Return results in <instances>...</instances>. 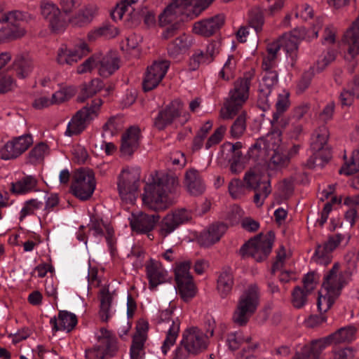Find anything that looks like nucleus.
Returning a JSON list of instances; mask_svg holds the SVG:
<instances>
[{"instance_id": "obj_20", "label": "nucleus", "mask_w": 359, "mask_h": 359, "mask_svg": "<svg viewBox=\"0 0 359 359\" xmlns=\"http://www.w3.org/2000/svg\"><path fill=\"white\" fill-rule=\"evenodd\" d=\"M159 219L160 216L156 213L148 215L140 212L137 215H133L130 224L133 231L138 233H146L154 229Z\"/></svg>"}, {"instance_id": "obj_7", "label": "nucleus", "mask_w": 359, "mask_h": 359, "mask_svg": "<svg viewBox=\"0 0 359 359\" xmlns=\"http://www.w3.org/2000/svg\"><path fill=\"white\" fill-rule=\"evenodd\" d=\"M102 104L101 99H95L90 106L87 104L79 110L69 123L66 134L69 136L80 134L93 117L97 116V111Z\"/></svg>"}, {"instance_id": "obj_48", "label": "nucleus", "mask_w": 359, "mask_h": 359, "mask_svg": "<svg viewBox=\"0 0 359 359\" xmlns=\"http://www.w3.org/2000/svg\"><path fill=\"white\" fill-rule=\"evenodd\" d=\"M76 94V89L74 87H67L55 92L52 95V102L53 104H60L64 102Z\"/></svg>"}, {"instance_id": "obj_5", "label": "nucleus", "mask_w": 359, "mask_h": 359, "mask_svg": "<svg viewBox=\"0 0 359 359\" xmlns=\"http://www.w3.org/2000/svg\"><path fill=\"white\" fill-rule=\"evenodd\" d=\"M72 193L76 198L86 201L90 198L95 189L94 172L89 169L80 168L73 175Z\"/></svg>"}, {"instance_id": "obj_22", "label": "nucleus", "mask_w": 359, "mask_h": 359, "mask_svg": "<svg viewBox=\"0 0 359 359\" xmlns=\"http://www.w3.org/2000/svg\"><path fill=\"white\" fill-rule=\"evenodd\" d=\"M224 146L229 147V151L231 153V156L228 160L230 172L233 175L240 174L245 168L244 156L241 151L243 147L242 143L241 142H237L234 144L226 142Z\"/></svg>"}, {"instance_id": "obj_39", "label": "nucleus", "mask_w": 359, "mask_h": 359, "mask_svg": "<svg viewBox=\"0 0 359 359\" xmlns=\"http://www.w3.org/2000/svg\"><path fill=\"white\" fill-rule=\"evenodd\" d=\"M332 158L331 148L327 146L320 150V152H315L310 156L307 161V165L309 168H313L316 166H324Z\"/></svg>"}, {"instance_id": "obj_51", "label": "nucleus", "mask_w": 359, "mask_h": 359, "mask_svg": "<svg viewBox=\"0 0 359 359\" xmlns=\"http://www.w3.org/2000/svg\"><path fill=\"white\" fill-rule=\"evenodd\" d=\"M0 32L7 39H17L25 34V29L19 24L8 23L7 27L2 28Z\"/></svg>"}, {"instance_id": "obj_59", "label": "nucleus", "mask_w": 359, "mask_h": 359, "mask_svg": "<svg viewBox=\"0 0 359 359\" xmlns=\"http://www.w3.org/2000/svg\"><path fill=\"white\" fill-rule=\"evenodd\" d=\"M162 79H158L155 74L151 72H146L145 77L142 82V88L144 92H148L155 88Z\"/></svg>"}, {"instance_id": "obj_61", "label": "nucleus", "mask_w": 359, "mask_h": 359, "mask_svg": "<svg viewBox=\"0 0 359 359\" xmlns=\"http://www.w3.org/2000/svg\"><path fill=\"white\" fill-rule=\"evenodd\" d=\"M316 272L311 271L304 276L302 279L303 288L306 290L307 292H311L316 288L318 280V277L316 278Z\"/></svg>"}, {"instance_id": "obj_9", "label": "nucleus", "mask_w": 359, "mask_h": 359, "mask_svg": "<svg viewBox=\"0 0 359 359\" xmlns=\"http://www.w3.org/2000/svg\"><path fill=\"white\" fill-rule=\"evenodd\" d=\"M191 262L187 261L181 263L175 269V279L177 290L184 302L189 301L196 294V287L189 272Z\"/></svg>"}, {"instance_id": "obj_56", "label": "nucleus", "mask_w": 359, "mask_h": 359, "mask_svg": "<svg viewBox=\"0 0 359 359\" xmlns=\"http://www.w3.org/2000/svg\"><path fill=\"white\" fill-rule=\"evenodd\" d=\"M48 149L46 144L43 142L39 143L29 153V160L31 163H36L39 160L43 158L45 151Z\"/></svg>"}, {"instance_id": "obj_28", "label": "nucleus", "mask_w": 359, "mask_h": 359, "mask_svg": "<svg viewBox=\"0 0 359 359\" xmlns=\"http://www.w3.org/2000/svg\"><path fill=\"white\" fill-rule=\"evenodd\" d=\"M96 12V6L91 4L86 5L79 9L76 13L69 19V22L74 27H86L92 22Z\"/></svg>"}, {"instance_id": "obj_16", "label": "nucleus", "mask_w": 359, "mask_h": 359, "mask_svg": "<svg viewBox=\"0 0 359 359\" xmlns=\"http://www.w3.org/2000/svg\"><path fill=\"white\" fill-rule=\"evenodd\" d=\"M190 218L189 214L185 209L178 210L171 214H168L161 222V235L165 237L180 225L188 222Z\"/></svg>"}, {"instance_id": "obj_4", "label": "nucleus", "mask_w": 359, "mask_h": 359, "mask_svg": "<svg viewBox=\"0 0 359 359\" xmlns=\"http://www.w3.org/2000/svg\"><path fill=\"white\" fill-rule=\"evenodd\" d=\"M250 80L251 75L245 74L243 78L234 82V88L229 92V97L224 103L226 111L221 110L224 119L232 118L248 98Z\"/></svg>"}, {"instance_id": "obj_2", "label": "nucleus", "mask_w": 359, "mask_h": 359, "mask_svg": "<svg viewBox=\"0 0 359 359\" xmlns=\"http://www.w3.org/2000/svg\"><path fill=\"white\" fill-rule=\"evenodd\" d=\"M259 303V288L250 285L241 295L232 320L238 326H245L255 313Z\"/></svg>"}, {"instance_id": "obj_19", "label": "nucleus", "mask_w": 359, "mask_h": 359, "mask_svg": "<svg viewBox=\"0 0 359 359\" xmlns=\"http://www.w3.org/2000/svg\"><path fill=\"white\" fill-rule=\"evenodd\" d=\"M343 238L344 236L340 233L329 236L327 241L325 242L323 246L320 245L317 246L312 259L320 264L324 262L325 265L330 263V259L328 254L337 248Z\"/></svg>"}, {"instance_id": "obj_60", "label": "nucleus", "mask_w": 359, "mask_h": 359, "mask_svg": "<svg viewBox=\"0 0 359 359\" xmlns=\"http://www.w3.org/2000/svg\"><path fill=\"white\" fill-rule=\"evenodd\" d=\"M226 130V128L224 126H221L217 128L206 142L205 148L208 149L212 145L219 144L222 140Z\"/></svg>"}, {"instance_id": "obj_21", "label": "nucleus", "mask_w": 359, "mask_h": 359, "mask_svg": "<svg viewBox=\"0 0 359 359\" xmlns=\"http://www.w3.org/2000/svg\"><path fill=\"white\" fill-rule=\"evenodd\" d=\"M339 264L335 263L328 273L325 276L323 286L327 293L333 294L335 297H338L342 287L346 285V280L342 276H338Z\"/></svg>"}, {"instance_id": "obj_15", "label": "nucleus", "mask_w": 359, "mask_h": 359, "mask_svg": "<svg viewBox=\"0 0 359 359\" xmlns=\"http://www.w3.org/2000/svg\"><path fill=\"white\" fill-rule=\"evenodd\" d=\"M90 48L85 41H81L76 45L75 48L68 49L61 48L57 53V60L59 64H67L69 65H73L83 56H86L90 53Z\"/></svg>"}, {"instance_id": "obj_43", "label": "nucleus", "mask_w": 359, "mask_h": 359, "mask_svg": "<svg viewBox=\"0 0 359 359\" xmlns=\"http://www.w3.org/2000/svg\"><path fill=\"white\" fill-rule=\"evenodd\" d=\"M180 331V322L177 320V322L172 320V325L168 331L166 338L161 347L162 352L165 355L171 346H172L178 336Z\"/></svg>"}, {"instance_id": "obj_8", "label": "nucleus", "mask_w": 359, "mask_h": 359, "mask_svg": "<svg viewBox=\"0 0 359 359\" xmlns=\"http://www.w3.org/2000/svg\"><path fill=\"white\" fill-rule=\"evenodd\" d=\"M262 67L265 74L263 76L262 82L259 84L257 106L263 111H266L270 107L269 96L271 94L272 87L278 82V73L272 70L273 65L265 60L262 62Z\"/></svg>"}, {"instance_id": "obj_37", "label": "nucleus", "mask_w": 359, "mask_h": 359, "mask_svg": "<svg viewBox=\"0 0 359 359\" xmlns=\"http://www.w3.org/2000/svg\"><path fill=\"white\" fill-rule=\"evenodd\" d=\"M37 180L31 175L22 177L16 182L11 183V191L15 194H23L35 188Z\"/></svg>"}, {"instance_id": "obj_41", "label": "nucleus", "mask_w": 359, "mask_h": 359, "mask_svg": "<svg viewBox=\"0 0 359 359\" xmlns=\"http://www.w3.org/2000/svg\"><path fill=\"white\" fill-rule=\"evenodd\" d=\"M233 285V278L229 271L222 272L217 280V289L222 298L226 297L231 291Z\"/></svg>"}, {"instance_id": "obj_10", "label": "nucleus", "mask_w": 359, "mask_h": 359, "mask_svg": "<svg viewBox=\"0 0 359 359\" xmlns=\"http://www.w3.org/2000/svg\"><path fill=\"white\" fill-rule=\"evenodd\" d=\"M181 345L188 353L196 355L207 348V339L196 327L187 329L183 334Z\"/></svg>"}, {"instance_id": "obj_45", "label": "nucleus", "mask_w": 359, "mask_h": 359, "mask_svg": "<svg viewBox=\"0 0 359 359\" xmlns=\"http://www.w3.org/2000/svg\"><path fill=\"white\" fill-rule=\"evenodd\" d=\"M170 67L168 60L154 62L150 67H147V72L155 74L158 79H163Z\"/></svg>"}, {"instance_id": "obj_52", "label": "nucleus", "mask_w": 359, "mask_h": 359, "mask_svg": "<svg viewBox=\"0 0 359 359\" xmlns=\"http://www.w3.org/2000/svg\"><path fill=\"white\" fill-rule=\"evenodd\" d=\"M297 31V30L296 29H294L293 36L292 37H290L289 39L283 38L282 39H280L282 46L284 47L285 50H286V52L287 53H292L294 51L297 50L298 48L297 41L296 39V37H297V36L295 34ZM302 33L299 34L298 37H304V36L305 34V29L302 28Z\"/></svg>"}, {"instance_id": "obj_40", "label": "nucleus", "mask_w": 359, "mask_h": 359, "mask_svg": "<svg viewBox=\"0 0 359 359\" xmlns=\"http://www.w3.org/2000/svg\"><path fill=\"white\" fill-rule=\"evenodd\" d=\"M329 131L325 126L320 127L315 132V138L311 143V149L313 153L320 152V150L327 147Z\"/></svg>"}, {"instance_id": "obj_47", "label": "nucleus", "mask_w": 359, "mask_h": 359, "mask_svg": "<svg viewBox=\"0 0 359 359\" xmlns=\"http://www.w3.org/2000/svg\"><path fill=\"white\" fill-rule=\"evenodd\" d=\"M289 95V93H286L285 95H279L278 101L276 104V111L273 114V119L271 121L272 124L277 123L280 115L285 111L288 108L290 104L288 100Z\"/></svg>"}, {"instance_id": "obj_36", "label": "nucleus", "mask_w": 359, "mask_h": 359, "mask_svg": "<svg viewBox=\"0 0 359 359\" xmlns=\"http://www.w3.org/2000/svg\"><path fill=\"white\" fill-rule=\"evenodd\" d=\"M104 87L103 81L99 79L91 80L88 83H83L77 101L84 102L88 98L93 97L97 92L100 91Z\"/></svg>"}, {"instance_id": "obj_12", "label": "nucleus", "mask_w": 359, "mask_h": 359, "mask_svg": "<svg viewBox=\"0 0 359 359\" xmlns=\"http://www.w3.org/2000/svg\"><path fill=\"white\" fill-rule=\"evenodd\" d=\"M40 8L41 15L48 22L53 32H58L65 29L66 22L62 17L60 8L55 4L43 1Z\"/></svg>"}, {"instance_id": "obj_17", "label": "nucleus", "mask_w": 359, "mask_h": 359, "mask_svg": "<svg viewBox=\"0 0 359 359\" xmlns=\"http://www.w3.org/2000/svg\"><path fill=\"white\" fill-rule=\"evenodd\" d=\"M140 130L138 127L130 126L122 135L120 151L122 156H132L140 146Z\"/></svg>"}, {"instance_id": "obj_50", "label": "nucleus", "mask_w": 359, "mask_h": 359, "mask_svg": "<svg viewBox=\"0 0 359 359\" xmlns=\"http://www.w3.org/2000/svg\"><path fill=\"white\" fill-rule=\"evenodd\" d=\"M245 115L244 113L240 114L231 127V135L234 138L241 137L246 128Z\"/></svg>"}, {"instance_id": "obj_63", "label": "nucleus", "mask_w": 359, "mask_h": 359, "mask_svg": "<svg viewBox=\"0 0 359 359\" xmlns=\"http://www.w3.org/2000/svg\"><path fill=\"white\" fill-rule=\"evenodd\" d=\"M148 330L149 323L147 321H139L136 326V332L134 334L133 339H137L139 341L142 339V341H145L147 338V332Z\"/></svg>"}, {"instance_id": "obj_25", "label": "nucleus", "mask_w": 359, "mask_h": 359, "mask_svg": "<svg viewBox=\"0 0 359 359\" xmlns=\"http://www.w3.org/2000/svg\"><path fill=\"white\" fill-rule=\"evenodd\" d=\"M342 41L348 46V55L351 59L359 54V15L344 34Z\"/></svg>"}, {"instance_id": "obj_53", "label": "nucleus", "mask_w": 359, "mask_h": 359, "mask_svg": "<svg viewBox=\"0 0 359 359\" xmlns=\"http://www.w3.org/2000/svg\"><path fill=\"white\" fill-rule=\"evenodd\" d=\"M290 161V157L280 149L273 150L271 157V163L276 168L286 167Z\"/></svg>"}, {"instance_id": "obj_27", "label": "nucleus", "mask_w": 359, "mask_h": 359, "mask_svg": "<svg viewBox=\"0 0 359 359\" xmlns=\"http://www.w3.org/2000/svg\"><path fill=\"white\" fill-rule=\"evenodd\" d=\"M161 267V262L152 259L145 265L147 278L149 280V288L151 290L165 280V273Z\"/></svg>"}, {"instance_id": "obj_18", "label": "nucleus", "mask_w": 359, "mask_h": 359, "mask_svg": "<svg viewBox=\"0 0 359 359\" xmlns=\"http://www.w3.org/2000/svg\"><path fill=\"white\" fill-rule=\"evenodd\" d=\"M98 340L104 345L94 346L86 351V359H104L106 357H112L116 351V340L108 337H99Z\"/></svg>"}, {"instance_id": "obj_54", "label": "nucleus", "mask_w": 359, "mask_h": 359, "mask_svg": "<svg viewBox=\"0 0 359 359\" xmlns=\"http://www.w3.org/2000/svg\"><path fill=\"white\" fill-rule=\"evenodd\" d=\"M212 62L211 58H208L203 51H199L194 54L189 60V69L195 71L198 69L201 64H209Z\"/></svg>"}, {"instance_id": "obj_14", "label": "nucleus", "mask_w": 359, "mask_h": 359, "mask_svg": "<svg viewBox=\"0 0 359 359\" xmlns=\"http://www.w3.org/2000/svg\"><path fill=\"white\" fill-rule=\"evenodd\" d=\"M225 16L224 14H217L196 22L193 26V32L204 37H210L216 34L224 25Z\"/></svg>"}, {"instance_id": "obj_33", "label": "nucleus", "mask_w": 359, "mask_h": 359, "mask_svg": "<svg viewBox=\"0 0 359 359\" xmlns=\"http://www.w3.org/2000/svg\"><path fill=\"white\" fill-rule=\"evenodd\" d=\"M356 328L350 325L341 327L335 332L326 337L327 341H330L332 344L349 343L355 339Z\"/></svg>"}, {"instance_id": "obj_64", "label": "nucleus", "mask_w": 359, "mask_h": 359, "mask_svg": "<svg viewBox=\"0 0 359 359\" xmlns=\"http://www.w3.org/2000/svg\"><path fill=\"white\" fill-rule=\"evenodd\" d=\"M355 353V348L352 347H346L334 351L332 359H353Z\"/></svg>"}, {"instance_id": "obj_26", "label": "nucleus", "mask_w": 359, "mask_h": 359, "mask_svg": "<svg viewBox=\"0 0 359 359\" xmlns=\"http://www.w3.org/2000/svg\"><path fill=\"white\" fill-rule=\"evenodd\" d=\"M331 344L326 337L313 340L310 346H304L301 353H296L292 359H319L322 351Z\"/></svg>"}, {"instance_id": "obj_31", "label": "nucleus", "mask_w": 359, "mask_h": 359, "mask_svg": "<svg viewBox=\"0 0 359 359\" xmlns=\"http://www.w3.org/2000/svg\"><path fill=\"white\" fill-rule=\"evenodd\" d=\"M185 184L189 192L194 196L201 195L205 190V186L202 182L198 171L194 168L187 171Z\"/></svg>"}, {"instance_id": "obj_62", "label": "nucleus", "mask_w": 359, "mask_h": 359, "mask_svg": "<svg viewBox=\"0 0 359 359\" xmlns=\"http://www.w3.org/2000/svg\"><path fill=\"white\" fill-rule=\"evenodd\" d=\"M97 67V55H94L86 60L77 68L79 74H83L90 72L94 67Z\"/></svg>"}, {"instance_id": "obj_30", "label": "nucleus", "mask_w": 359, "mask_h": 359, "mask_svg": "<svg viewBox=\"0 0 359 359\" xmlns=\"http://www.w3.org/2000/svg\"><path fill=\"white\" fill-rule=\"evenodd\" d=\"M13 68L18 77L25 79L34 69L33 60L28 55H18L13 61Z\"/></svg>"}, {"instance_id": "obj_42", "label": "nucleus", "mask_w": 359, "mask_h": 359, "mask_svg": "<svg viewBox=\"0 0 359 359\" xmlns=\"http://www.w3.org/2000/svg\"><path fill=\"white\" fill-rule=\"evenodd\" d=\"M311 293V292H307L306 290L300 286H295L292 292L291 302L292 306L296 309L304 307L307 303L308 295Z\"/></svg>"}, {"instance_id": "obj_1", "label": "nucleus", "mask_w": 359, "mask_h": 359, "mask_svg": "<svg viewBox=\"0 0 359 359\" xmlns=\"http://www.w3.org/2000/svg\"><path fill=\"white\" fill-rule=\"evenodd\" d=\"M178 187L179 180L175 174L155 171L144 187L143 203L155 212L165 210L174 203L171 195L177 192Z\"/></svg>"}, {"instance_id": "obj_24", "label": "nucleus", "mask_w": 359, "mask_h": 359, "mask_svg": "<svg viewBox=\"0 0 359 359\" xmlns=\"http://www.w3.org/2000/svg\"><path fill=\"white\" fill-rule=\"evenodd\" d=\"M227 225L223 222L210 225L206 231L201 233L198 241L201 246L210 247L218 242L227 230Z\"/></svg>"}, {"instance_id": "obj_58", "label": "nucleus", "mask_w": 359, "mask_h": 359, "mask_svg": "<svg viewBox=\"0 0 359 359\" xmlns=\"http://www.w3.org/2000/svg\"><path fill=\"white\" fill-rule=\"evenodd\" d=\"M43 202L38 201L36 199H31L26 201L24 208L21 210L20 220L29 215H33L34 210L41 208Z\"/></svg>"}, {"instance_id": "obj_11", "label": "nucleus", "mask_w": 359, "mask_h": 359, "mask_svg": "<svg viewBox=\"0 0 359 359\" xmlns=\"http://www.w3.org/2000/svg\"><path fill=\"white\" fill-rule=\"evenodd\" d=\"M182 109L183 104L180 100H175L172 101L158 111L157 116L154 118V127L158 130H164L180 116Z\"/></svg>"}, {"instance_id": "obj_57", "label": "nucleus", "mask_w": 359, "mask_h": 359, "mask_svg": "<svg viewBox=\"0 0 359 359\" xmlns=\"http://www.w3.org/2000/svg\"><path fill=\"white\" fill-rule=\"evenodd\" d=\"M337 52L335 50L330 48L327 50V53L324 55L321 60H318L316 62V69L318 72H322L326 67L331 62L335 60Z\"/></svg>"}, {"instance_id": "obj_55", "label": "nucleus", "mask_w": 359, "mask_h": 359, "mask_svg": "<svg viewBox=\"0 0 359 359\" xmlns=\"http://www.w3.org/2000/svg\"><path fill=\"white\" fill-rule=\"evenodd\" d=\"M144 342L142 341V339L139 341L137 339H133L130 350V359H142L143 358Z\"/></svg>"}, {"instance_id": "obj_32", "label": "nucleus", "mask_w": 359, "mask_h": 359, "mask_svg": "<svg viewBox=\"0 0 359 359\" xmlns=\"http://www.w3.org/2000/svg\"><path fill=\"white\" fill-rule=\"evenodd\" d=\"M191 46L189 37L183 34L172 41L167 47L168 56L177 58L180 55L186 52Z\"/></svg>"}, {"instance_id": "obj_6", "label": "nucleus", "mask_w": 359, "mask_h": 359, "mask_svg": "<svg viewBox=\"0 0 359 359\" xmlns=\"http://www.w3.org/2000/svg\"><path fill=\"white\" fill-rule=\"evenodd\" d=\"M243 182H245L247 189L255 191L254 203L257 207L262 206L272 191L270 180L264 179L261 174L250 169L245 172Z\"/></svg>"}, {"instance_id": "obj_29", "label": "nucleus", "mask_w": 359, "mask_h": 359, "mask_svg": "<svg viewBox=\"0 0 359 359\" xmlns=\"http://www.w3.org/2000/svg\"><path fill=\"white\" fill-rule=\"evenodd\" d=\"M58 320L59 325L55 317L52 318L50 321L53 325V330L55 332L66 330L69 332L74 328L78 322L76 315L66 311H60L59 312Z\"/></svg>"}, {"instance_id": "obj_3", "label": "nucleus", "mask_w": 359, "mask_h": 359, "mask_svg": "<svg viewBox=\"0 0 359 359\" xmlns=\"http://www.w3.org/2000/svg\"><path fill=\"white\" fill-rule=\"evenodd\" d=\"M274 241L273 231H269L265 236L259 233L243 245L240 254L243 257H251L258 262H262L270 255Z\"/></svg>"}, {"instance_id": "obj_35", "label": "nucleus", "mask_w": 359, "mask_h": 359, "mask_svg": "<svg viewBox=\"0 0 359 359\" xmlns=\"http://www.w3.org/2000/svg\"><path fill=\"white\" fill-rule=\"evenodd\" d=\"M98 65L100 66L99 74L102 77H108L118 69V59L109 55L100 58L97 55Z\"/></svg>"}, {"instance_id": "obj_44", "label": "nucleus", "mask_w": 359, "mask_h": 359, "mask_svg": "<svg viewBox=\"0 0 359 359\" xmlns=\"http://www.w3.org/2000/svg\"><path fill=\"white\" fill-rule=\"evenodd\" d=\"M245 188L246 184H244L243 182L238 178L233 179L228 187L229 194L233 199H238L244 196Z\"/></svg>"}, {"instance_id": "obj_49", "label": "nucleus", "mask_w": 359, "mask_h": 359, "mask_svg": "<svg viewBox=\"0 0 359 359\" xmlns=\"http://www.w3.org/2000/svg\"><path fill=\"white\" fill-rule=\"evenodd\" d=\"M264 23L263 12L258 8L252 10L250 13L249 25L258 32L262 30Z\"/></svg>"}, {"instance_id": "obj_38", "label": "nucleus", "mask_w": 359, "mask_h": 359, "mask_svg": "<svg viewBox=\"0 0 359 359\" xmlns=\"http://www.w3.org/2000/svg\"><path fill=\"white\" fill-rule=\"evenodd\" d=\"M184 9L173 0L168 6H167L163 11L159 15V25L164 26L175 20V16L183 13Z\"/></svg>"}, {"instance_id": "obj_46", "label": "nucleus", "mask_w": 359, "mask_h": 359, "mask_svg": "<svg viewBox=\"0 0 359 359\" xmlns=\"http://www.w3.org/2000/svg\"><path fill=\"white\" fill-rule=\"evenodd\" d=\"M337 298L333 294L327 293V291L325 295L321 294V292H319L317 306L320 313H326L332 307Z\"/></svg>"}, {"instance_id": "obj_34", "label": "nucleus", "mask_w": 359, "mask_h": 359, "mask_svg": "<svg viewBox=\"0 0 359 359\" xmlns=\"http://www.w3.org/2000/svg\"><path fill=\"white\" fill-rule=\"evenodd\" d=\"M99 298L100 301L99 315L102 321L107 322L109 318L113 295L109 292V288L104 286L99 292Z\"/></svg>"}, {"instance_id": "obj_23", "label": "nucleus", "mask_w": 359, "mask_h": 359, "mask_svg": "<svg viewBox=\"0 0 359 359\" xmlns=\"http://www.w3.org/2000/svg\"><path fill=\"white\" fill-rule=\"evenodd\" d=\"M117 185L121 198L134 194L138 190L139 177L135 172L123 170L118 177Z\"/></svg>"}, {"instance_id": "obj_13", "label": "nucleus", "mask_w": 359, "mask_h": 359, "mask_svg": "<svg viewBox=\"0 0 359 359\" xmlns=\"http://www.w3.org/2000/svg\"><path fill=\"white\" fill-rule=\"evenodd\" d=\"M32 144V137L29 134L15 137L1 149V157L4 160L15 158L25 152Z\"/></svg>"}]
</instances>
